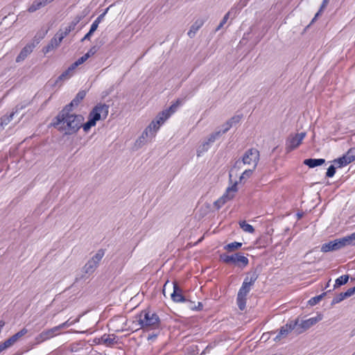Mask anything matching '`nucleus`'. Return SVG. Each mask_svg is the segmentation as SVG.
<instances>
[{"instance_id": "1", "label": "nucleus", "mask_w": 355, "mask_h": 355, "mask_svg": "<svg viewBox=\"0 0 355 355\" xmlns=\"http://www.w3.org/2000/svg\"><path fill=\"white\" fill-rule=\"evenodd\" d=\"M85 118L82 114H57L55 116L51 125L56 128L58 131L64 132L65 135H71L76 134L81 128L82 122H84Z\"/></svg>"}, {"instance_id": "2", "label": "nucleus", "mask_w": 355, "mask_h": 355, "mask_svg": "<svg viewBox=\"0 0 355 355\" xmlns=\"http://www.w3.org/2000/svg\"><path fill=\"white\" fill-rule=\"evenodd\" d=\"M141 312L139 316V323L143 329H158L160 326V320L155 312Z\"/></svg>"}, {"instance_id": "3", "label": "nucleus", "mask_w": 355, "mask_h": 355, "mask_svg": "<svg viewBox=\"0 0 355 355\" xmlns=\"http://www.w3.org/2000/svg\"><path fill=\"white\" fill-rule=\"evenodd\" d=\"M77 321H78V319H76L71 322H70L69 320H68L65 322H64L57 327L43 331L42 332H41L39 335H37L35 337L36 343L37 344L41 343L48 339H50L51 338L54 337L55 336L59 334V331L60 329H62V328H64L65 327H69Z\"/></svg>"}, {"instance_id": "4", "label": "nucleus", "mask_w": 355, "mask_h": 355, "mask_svg": "<svg viewBox=\"0 0 355 355\" xmlns=\"http://www.w3.org/2000/svg\"><path fill=\"white\" fill-rule=\"evenodd\" d=\"M322 315L319 313L317 316L306 320L300 319L299 318H296L294 320L297 323L295 327V335L303 334L317 322L322 320Z\"/></svg>"}, {"instance_id": "5", "label": "nucleus", "mask_w": 355, "mask_h": 355, "mask_svg": "<svg viewBox=\"0 0 355 355\" xmlns=\"http://www.w3.org/2000/svg\"><path fill=\"white\" fill-rule=\"evenodd\" d=\"M170 113L166 110L159 112L156 118L151 121V123L145 129V134L150 132V135L156 134L160 126L170 117Z\"/></svg>"}, {"instance_id": "6", "label": "nucleus", "mask_w": 355, "mask_h": 355, "mask_svg": "<svg viewBox=\"0 0 355 355\" xmlns=\"http://www.w3.org/2000/svg\"><path fill=\"white\" fill-rule=\"evenodd\" d=\"M220 259L225 263H234L241 268H245L249 263L248 259L241 252H237L232 255L223 254L220 256Z\"/></svg>"}, {"instance_id": "7", "label": "nucleus", "mask_w": 355, "mask_h": 355, "mask_svg": "<svg viewBox=\"0 0 355 355\" xmlns=\"http://www.w3.org/2000/svg\"><path fill=\"white\" fill-rule=\"evenodd\" d=\"M109 113V106L105 103H98L89 113L88 118L92 119L97 122L99 120H104Z\"/></svg>"}, {"instance_id": "8", "label": "nucleus", "mask_w": 355, "mask_h": 355, "mask_svg": "<svg viewBox=\"0 0 355 355\" xmlns=\"http://www.w3.org/2000/svg\"><path fill=\"white\" fill-rule=\"evenodd\" d=\"M305 137L306 132H304L290 135L286 141V152L288 153L297 148L302 144Z\"/></svg>"}, {"instance_id": "9", "label": "nucleus", "mask_w": 355, "mask_h": 355, "mask_svg": "<svg viewBox=\"0 0 355 355\" xmlns=\"http://www.w3.org/2000/svg\"><path fill=\"white\" fill-rule=\"evenodd\" d=\"M257 278L258 274L257 273V272L254 271L249 272L244 279L242 286L238 292V295L239 296L246 297V295L251 290V286H252L254 284Z\"/></svg>"}, {"instance_id": "10", "label": "nucleus", "mask_w": 355, "mask_h": 355, "mask_svg": "<svg viewBox=\"0 0 355 355\" xmlns=\"http://www.w3.org/2000/svg\"><path fill=\"white\" fill-rule=\"evenodd\" d=\"M259 151L254 148H251L247 150L242 157V162L243 164L253 165L254 169L257 168V166L259 161Z\"/></svg>"}, {"instance_id": "11", "label": "nucleus", "mask_w": 355, "mask_h": 355, "mask_svg": "<svg viewBox=\"0 0 355 355\" xmlns=\"http://www.w3.org/2000/svg\"><path fill=\"white\" fill-rule=\"evenodd\" d=\"M296 322L294 320H289L285 325L279 329V334L274 338L275 342L279 341L282 338H286L289 333L293 332L295 334Z\"/></svg>"}, {"instance_id": "12", "label": "nucleus", "mask_w": 355, "mask_h": 355, "mask_svg": "<svg viewBox=\"0 0 355 355\" xmlns=\"http://www.w3.org/2000/svg\"><path fill=\"white\" fill-rule=\"evenodd\" d=\"M237 191L236 183L232 185L230 187L227 189L226 193L223 194L220 198L214 202V206L216 209H219L222 207L227 200H230L233 198L234 193Z\"/></svg>"}, {"instance_id": "13", "label": "nucleus", "mask_w": 355, "mask_h": 355, "mask_svg": "<svg viewBox=\"0 0 355 355\" xmlns=\"http://www.w3.org/2000/svg\"><path fill=\"white\" fill-rule=\"evenodd\" d=\"M173 291L171 294V297L174 302H184L186 301L183 295L182 289L178 286L177 282H173Z\"/></svg>"}, {"instance_id": "14", "label": "nucleus", "mask_w": 355, "mask_h": 355, "mask_svg": "<svg viewBox=\"0 0 355 355\" xmlns=\"http://www.w3.org/2000/svg\"><path fill=\"white\" fill-rule=\"evenodd\" d=\"M355 293V286L347 289L345 292H342L336 294L331 301V305L340 303L345 299L351 297Z\"/></svg>"}, {"instance_id": "15", "label": "nucleus", "mask_w": 355, "mask_h": 355, "mask_svg": "<svg viewBox=\"0 0 355 355\" xmlns=\"http://www.w3.org/2000/svg\"><path fill=\"white\" fill-rule=\"evenodd\" d=\"M28 103H21V104L17 105L15 106V109L13 110V111L9 115H5V116H2L0 119V121H2V124L3 125L8 124L10 123V121H11L12 120L15 114H17L19 111L24 109L28 105Z\"/></svg>"}, {"instance_id": "16", "label": "nucleus", "mask_w": 355, "mask_h": 355, "mask_svg": "<svg viewBox=\"0 0 355 355\" xmlns=\"http://www.w3.org/2000/svg\"><path fill=\"white\" fill-rule=\"evenodd\" d=\"M35 46L34 44H26L21 50L19 54L16 58V62H21L24 61L28 57V55H30L33 52Z\"/></svg>"}, {"instance_id": "17", "label": "nucleus", "mask_w": 355, "mask_h": 355, "mask_svg": "<svg viewBox=\"0 0 355 355\" xmlns=\"http://www.w3.org/2000/svg\"><path fill=\"white\" fill-rule=\"evenodd\" d=\"M116 338L117 336L114 334H104L98 339V343L112 347L117 343Z\"/></svg>"}, {"instance_id": "18", "label": "nucleus", "mask_w": 355, "mask_h": 355, "mask_svg": "<svg viewBox=\"0 0 355 355\" xmlns=\"http://www.w3.org/2000/svg\"><path fill=\"white\" fill-rule=\"evenodd\" d=\"M204 20L202 19H197L190 27L189 31L187 33L188 36L190 38H193L198 31V30L203 26Z\"/></svg>"}, {"instance_id": "19", "label": "nucleus", "mask_w": 355, "mask_h": 355, "mask_svg": "<svg viewBox=\"0 0 355 355\" xmlns=\"http://www.w3.org/2000/svg\"><path fill=\"white\" fill-rule=\"evenodd\" d=\"M74 67L71 64L64 71H63L57 78L56 83L60 81L68 80L71 78L74 74Z\"/></svg>"}, {"instance_id": "20", "label": "nucleus", "mask_w": 355, "mask_h": 355, "mask_svg": "<svg viewBox=\"0 0 355 355\" xmlns=\"http://www.w3.org/2000/svg\"><path fill=\"white\" fill-rule=\"evenodd\" d=\"M325 162L324 159H306L304 160V164L308 166L309 168H314L318 166H320Z\"/></svg>"}, {"instance_id": "21", "label": "nucleus", "mask_w": 355, "mask_h": 355, "mask_svg": "<svg viewBox=\"0 0 355 355\" xmlns=\"http://www.w3.org/2000/svg\"><path fill=\"white\" fill-rule=\"evenodd\" d=\"M46 6V4L42 0H35L32 4L28 7V11L29 12H34Z\"/></svg>"}, {"instance_id": "22", "label": "nucleus", "mask_w": 355, "mask_h": 355, "mask_svg": "<svg viewBox=\"0 0 355 355\" xmlns=\"http://www.w3.org/2000/svg\"><path fill=\"white\" fill-rule=\"evenodd\" d=\"M343 247L355 245V232L340 239Z\"/></svg>"}, {"instance_id": "23", "label": "nucleus", "mask_w": 355, "mask_h": 355, "mask_svg": "<svg viewBox=\"0 0 355 355\" xmlns=\"http://www.w3.org/2000/svg\"><path fill=\"white\" fill-rule=\"evenodd\" d=\"M75 104L73 101H71L69 104L66 105L61 111L58 112V114L65 115V114H75L72 113L74 107H76Z\"/></svg>"}, {"instance_id": "24", "label": "nucleus", "mask_w": 355, "mask_h": 355, "mask_svg": "<svg viewBox=\"0 0 355 355\" xmlns=\"http://www.w3.org/2000/svg\"><path fill=\"white\" fill-rule=\"evenodd\" d=\"M98 265L89 260L83 267L84 272L87 274L93 273L98 268Z\"/></svg>"}, {"instance_id": "25", "label": "nucleus", "mask_w": 355, "mask_h": 355, "mask_svg": "<svg viewBox=\"0 0 355 355\" xmlns=\"http://www.w3.org/2000/svg\"><path fill=\"white\" fill-rule=\"evenodd\" d=\"M245 6V3L244 2V0H241L239 3L232 7L227 13H230V17L233 16L234 17Z\"/></svg>"}, {"instance_id": "26", "label": "nucleus", "mask_w": 355, "mask_h": 355, "mask_svg": "<svg viewBox=\"0 0 355 355\" xmlns=\"http://www.w3.org/2000/svg\"><path fill=\"white\" fill-rule=\"evenodd\" d=\"M210 145L211 144L208 142V141L206 140L203 141L197 149V156L200 157L205 152L208 151L210 148Z\"/></svg>"}, {"instance_id": "27", "label": "nucleus", "mask_w": 355, "mask_h": 355, "mask_svg": "<svg viewBox=\"0 0 355 355\" xmlns=\"http://www.w3.org/2000/svg\"><path fill=\"white\" fill-rule=\"evenodd\" d=\"M349 280L348 275H343L337 278L335 281V284L334 285V289L338 288L343 285H345L347 283Z\"/></svg>"}, {"instance_id": "28", "label": "nucleus", "mask_w": 355, "mask_h": 355, "mask_svg": "<svg viewBox=\"0 0 355 355\" xmlns=\"http://www.w3.org/2000/svg\"><path fill=\"white\" fill-rule=\"evenodd\" d=\"M104 255L105 250L103 249H100L89 260L98 266L99 262L101 261Z\"/></svg>"}, {"instance_id": "29", "label": "nucleus", "mask_w": 355, "mask_h": 355, "mask_svg": "<svg viewBox=\"0 0 355 355\" xmlns=\"http://www.w3.org/2000/svg\"><path fill=\"white\" fill-rule=\"evenodd\" d=\"M334 163L337 166L338 168H341L343 166H345L349 164H350L347 159L346 158L345 155H343L342 157H338L337 159H335L334 160Z\"/></svg>"}, {"instance_id": "30", "label": "nucleus", "mask_w": 355, "mask_h": 355, "mask_svg": "<svg viewBox=\"0 0 355 355\" xmlns=\"http://www.w3.org/2000/svg\"><path fill=\"white\" fill-rule=\"evenodd\" d=\"M86 92L84 90L79 91L76 95L74 98L71 101L75 104V106H78L80 102L85 98Z\"/></svg>"}, {"instance_id": "31", "label": "nucleus", "mask_w": 355, "mask_h": 355, "mask_svg": "<svg viewBox=\"0 0 355 355\" xmlns=\"http://www.w3.org/2000/svg\"><path fill=\"white\" fill-rule=\"evenodd\" d=\"M331 292V290L328 291L327 292L322 293V294L315 296L313 297H311L309 301L308 304L311 306H313L317 304L326 295L327 293Z\"/></svg>"}, {"instance_id": "32", "label": "nucleus", "mask_w": 355, "mask_h": 355, "mask_svg": "<svg viewBox=\"0 0 355 355\" xmlns=\"http://www.w3.org/2000/svg\"><path fill=\"white\" fill-rule=\"evenodd\" d=\"M240 227L245 232L252 234L254 232V228L252 225L247 223L245 220L239 222Z\"/></svg>"}, {"instance_id": "33", "label": "nucleus", "mask_w": 355, "mask_h": 355, "mask_svg": "<svg viewBox=\"0 0 355 355\" xmlns=\"http://www.w3.org/2000/svg\"><path fill=\"white\" fill-rule=\"evenodd\" d=\"M96 122L94 121L92 119L89 118L88 121L86 123L82 122L81 128H83L84 132H87L90 128L93 126H95Z\"/></svg>"}, {"instance_id": "34", "label": "nucleus", "mask_w": 355, "mask_h": 355, "mask_svg": "<svg viewBox=\"0 0 355 355\" xmlns=\"http://www.w3.org/2000/svg\"><path fill=\"white\" fill-rule=\"evenodd\" d=\"M96 122L94 121L92 119L89 118L88 121L86 123L82 122L81 128H83L84 132H87L90 128L93 126H95Z\"/></svg>"}, {"instance_id": "35", "label": "nucleus", "mask_w": 355, "mask_h": 355, "mask_svg": "<svg viewBox=\"0 0 355 355\" xmlns=\"http://www.w3.org/2000/svg\"><path fill=\"white\" fill-rule=\"evenodd\" d=\"M223 135V132L221 130L216 131L213 133H211L207 138V141L211 144H213L216 139H219Z\"/></svg>"}, {"instance_id": "36", "label": "nucleus", "mask_w": 355, "mask_h": 355, "mask_svg": "<svg viewBox=\"0 0 355 355\" xmlns=\"http://www.w3.org/2000/svg\"><path fill=\"white\" fill-rule=\"evenodd\" d=\"M241 246H242V243L234 241V242L228 243L227 245H226L224 247V248H225V250H226L227 251L232 252L236 249L240 248Z\"/></svg>"}, {"instance_id": "37", "label": "nucleus", "mask_w": 355, "mask_h": 355, "mask_svg": "<svg viewBox=\"0 0 355 355\" xmlns=\"http://www.w3.org/2000/svg\"><path fill=\"white\" fill-rule=\"evenodd\" d=\"M156 134L150 135V132H148V135L145 134V130L143 132L141 136L137 140V143H144L145 140H152L153 137H155Z\"/></svg>"}, {"instance_id": "38", "label": "nucleus", "mask_w": 355, "mask_h": 355, "mask_svg": "<svg viewBox=\"0 0 355 355\" xmlns=\"http://www.w3.org/2000/svg\"><path fill=\"white\" fill-rule=\"evenodd\" d=\"M345 155L349 163L354 162L355 160V148H349Z\"/></svg>"}, {"instance_id": "39", "label": "nucleus", "mask_w": 355, "mask_h": 355, "mask_svg": "<svg viewBox=\"0 0 355 355\" xmlns=\"http://www.w3.org/2000/svg\"><path fill=\"white\" fill-rule=\"evenodd\" d=\"M181 104L182 101L180 99H178L168 109H166V111H168V113H170V116L176 112L178 106Z\"/></svg>"}, {"instance_id": "40", "label": "nucleus", "mask_w": 355, "mask_h": 355, "mask_svg": "<svg viewBox=\"0 0 355 355\" xmlns=\"http://www.w3.org/2000/svg\"><path fill=\"white\" fill-rule=\"evenodd\" d=\"M254 170L255 169H254V168H252V169L245 170L240 177V181L241 182V181H243V180L249 178L252 175V174Z\"/></svg>"}, {"instance_id": "41", "label": "nucleus", "mask_w": 355, "mask_h": 355, "mask_svg": "<svg viewBox=\"0 0 355 355\" xmlns=\"http://www.w3.org/2000/svg\"><path fill=\"white\" fill-rule=\"evenodd\" d=\"M237 304L241 310H243L245 307V297L237 295Z\"/></svg>"}, {"instance_id": "42", "label": "nucleus", "mask_w": 355, "mask_h": 355, "mask_svg": "<svg viewBox=\"0 0 355 355\" xmlns=\"http://www.w3.org/2000/svg\"><path fill=\"white\" fill-rule=\"evenodd\" d=\"M331 244H332L334 250H338L343 248V245L340 239L331 241Z\"/></svg>"}, {"instance_id": "43", "label": "nucleus", "mask_w": 355, "mask_h": 355, "mask_svg": "<svg viewBox=\"0 0 355 355\" xmlns=\"http://www.w3.org/2000/svg\"><path fill=\"white\" fill-rule=\"evenodd\" d=\"M321 251L323 252L334 251L331 241L322 244L321 246Z\"/></svg>"}, {"instance_id": "44", "label": "nucleus", "mask_w": 355, "mask_h": 355, "mask_svg": "<svg viewBox=\"0 0 355 355\" xmlns=\"http://www.w3.org/2000/svg\"><path fill=\"white\" fill-rule=\"evenodd\" d=\"M77 22H71L69 26L64 27V28H61L63 31V33L66 34L67 36L71 31H72L75 26H76Z\"/></svg>"}, {"instance_id": "45", "label": "nucleus", "mask_w": 355, "mask_h": 355, "mask_svg": "<svg viewBox=\"0 0 355 355\" xmlns=\"http://www.w3.org/2000/svg\"><path fill=\"white\" fill-rule=\"evenodd\" d=\"M98 49L99 48L97 46H93L89 49V51L85 55L89 59L90 57L93 56L97 53Z\"/></svg>"}, {"instance_id": "46", "label": "nucleus", "mask_w": 355, "mask_h": 355, "mask_svg": "<svg viewBox=\"0 0 355 355\" xmlns=\"http://www.w3.org/2000/svg\"><path fill=\"white\" fill-rule=\"evenodd\" d=\"M87 59L88 58L86 57V55H83L71 64L74 67L75 69H76L79 65L83 64L86 60H87Z\"/></svg>"}, {"instance_id": "47", "label": "nucleus", "mask_w": 355, "mask_h": 355, "mask_svg": "<svg viewBox=\"0 0 355 355\" xmlns=\"http://www.w3.org/2000/svg\"><path fill=\"white\" fill-rule=\"evenodd\" d=\"M230 17V13H226L225 16L223 17V19L220 22V24L218 25V26L216 28L215 31H218L220 28H223V26L226 24L228 19Z\"/></svg>"}, {"instance_id": "48", "label": "nucleus", "mask_w": 355, "mask_h": 355, "mask_svg": "<svg viewBox=\"0 0 355 355\" xmlns=\"http://www.w3.org/2000/svg\"><path fill=\"white\" fill-rule=\"evenodd\" d=\"M241 119V116L240 115H235L232 116L231 119H230L227 121L229 123L231 124V126L232 127L234 125H236V123H239V121Z\"/></svg>"}, {"instance_id": "49", "label": "nucleus", "mask_w": 355, "mask_h": 355, "mask_svg": "<svg viewBox=\"0 0 355 355\" xmlns=\"http://www.w3.org/2000/svg\"><path fill=\"white\" fill-rule=\"evenodd\" d=\"M336 173V167L334 165H331L326 173V176L328 178H332Z\"/></svg>"}, {"instance_id": "50", "label": "nucleus", "mask_w": 355, "mask_h": 355, "mask_svg": "<svg viewBox=\"0 0 355 355\" xmlns=\"http://www.w3.org/2000/svg\"><path fill=\"white\" fill-rule=\"evenodd\" d=\"M28 333V329H26V328H23L22 329H21L19 331H18L17 333L15 334H14V336H15V338L17 339V340H19L21 337H23L24 335H26V334Z\"/></svg>"}, {"instance_id": "51", "label": "nucleus", "mask_w": 355, "mask_h": 355, "mask_svg": "<svg viewBox=\"0 0 355 355\" xmlns=\"http://www.w3.org/2000/svg\"><path fill=\"white\" fill-rule=\"evenodd\" d=\"M62 42H60L58 40V38L55 35L51 40V41L49 42L50 44H53V46L54 47V49H55L56 47H58L60 44Z\"/></svg>"}, {"instance_id": "52", "label": "nucleus", "mask_w": 355, "mask_h": 355, "mask_svg": "<svg viewBox=\"0 0 355 355\" xmlns=\"http://www.w3.org/2000/svg\"><path fill=\"white\" fill-rule=\"evenodd\" d=\"M55 35L58 38L60 42H62V40L67 37L66 34L63 33L62 29H60Z\"/></svg>"}, {"instance_id": "53", "label": "nucleus", "mask_w": 355, "mask_h": 355, "mask_svg": "<svg viewBox=\"0 0 355 355\" xmlns=\"http://www.w3.org/2000/svg\"><path fill=\"white\" fill-rule=\"evenodd\" d=\"M223 130H220L221 132H223V135L225 134V132H227L231 128V124L229 123L228 121H227L226 123H225L223 125Z\"/></svg>"}, {"instance_id": "54", "label": "nucleus", "mask_w": 355, "mask_h": 355, "mask_svg": "<svg viewBox=\"0 0 355 355\" xmlns=\"http://www.w3.org/2000/svg\"><path fill=\"white\" fill-rule=\"evenodd\" d=\"M108 8L105 10L104 12H103L102 14H101L94 21L97 24H100L101 22V21L103 19L105 15H106L107 10H108Z\"/></svg>"}, {"instance_id": "55", "label": "nucleus", "mask_w": 355, "mask_h": 355, "mask_svg": "<svg viewBox=\"0 0 355 355\" xmlns=\"http://www.w3.org/2000/svg\"><path fill=\"white\" fill-rule=\"evenodd\" d=\"M242 164H243V162H242V159H238L235 162L232 170H234V169H240L242 166Z\"/></svg>"}, {"instance_id": "56", "label": "nucleus", "mask_w": 355, "mask_h": 355, "mask_svg": "<svg viewBox=\"0 0 355 355\" xmlns=\"http://www.w3.org/2000/svg\"><path fill=\"white\" fill-rule=\"evenodd\" d=\"M184 302H187L188 304V308L190 309L191 310H192V311L196 310L197 307H196V304H195V302L188 300L187 299Z\"/></svg>"}, {"instance_id": "57", "label": "nucleus", "mask_w": 355, "mask_h": 355, "mask_svg": "<svg viewBox=\"0 0 355 355\" xmlns=\"http://www.w3.org/2000/svg\"><path fill=\"white\" fill-rule=\"evenodd\" d=\"M53 49H54L53 44L49 43L46 46H44L43 48L42 51L44 53H47L50 52L51 51H52Z\"/></svg>"}, {"instance_id": "58", "label": "nucleus", "mask_w": 355, "mask_h": 355, "mask_svg": "<svg viewBox=\"0 0 355 355\" xmlns=\"http://www.w3.org/2000/svg\"><path fill=\"white\" fill-rule=\"evenodd\" d=\"M93 33L94 32L89 30V32L81 40V42H83L85 40H90L91 36L92 35Z\"/></svg>"}, {"instance_id": "59", "label": "nucleus", "mask_w": 355, "mask_h": 355, "mask_svg": "<svg viewBox=\"0 0 355 355\" xmlns=\"http://www.w3.org/2000/svg\"><path fill=\"white\" fill-rule=\"evenodd\" d=\"M329 0H323L322 4L320 8V12H322V10L327 7L329 3Z\"/></svg>"}, {"instance_id": "60", "label": "nucleus", "mask_w": 355, "mask_h": 355, "mask_svg": "<svg viewBox=\"0 0 355 355\" xmlns=\"http://www.w3.org/2000/svg\"><path fill=\"white\" fill-rule=\"evenodd\" d=\"M98 25H99L98 24L96 23V22L94 21V22H93V23H92V24L91 25V27H90V29H89V30H90V31H92V32H94V31L97 29V28H98Z\"/></svg>"}, {"instance_id": "61", "label": "nucleus", "mask_w": 355, "mask_h": 355, "mask_svg": "<svg viewBox=\"0 0 355 355\" xmlns=\"http://www.w3.org/2000/svg\"><path fill=\"white\" fill-rule=\"evenodd\" d=\"M9 341H10V343L12 345H13L18 340L15 338V336H14V335H12V336H10L9 338H8Z\"/></svg>"}, {"instance_id": "62", "label": "nucleus", "mask_w": 355, "mask_h": 355, "mask_svg": "<svg viewBox=\"0 0 355 355\" xmlns=\"http://www.w3.org/2000/svg\"><path fill=\"white\" fill-rule=\"evenodd\" d=\"M9 341H10V343L12 345H13L18 340L15 338V336H14V335H12V336H10L9 338H8Z\"/></svg>"}, {"instance_id": "63", "label": "nucleus", "mask_w": 355, "mask_h": 355, "mask_svg": "<svg viewBox=\"0 0 355 355\" xmlns=\"http://www.w3.org/2000/svg\"><path fill=\"white\" fill-rule=\"evenodd\" d=\"M9 341H10V343L12 345H13L18 340L15 338V336H14V335H12V336H10L9 338H8Z\"/></svg>"}, {"instance_id": "64", "label": "nucleus", "mask_w": 355, "mask_h": 355, "mask_svg": "<svg viewBox=\"0 0 355 355\" xmlns=\"http://www.w3.org/2000/svg\"><path fill=\"white\" fill-rule=\"evenodd\" d=\"M157 334L153 333V334H148L147 339H148V340H153L157 338Z\"/></svg>"}]
</instances>
